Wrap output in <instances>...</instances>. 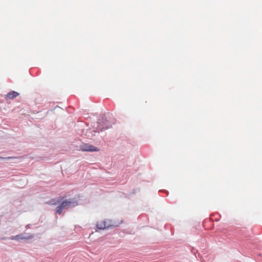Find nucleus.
<instances>
[{
	"instance_id": "1",
	"label": "nucleus",
	"mask_w": 262,
	"mask_h": 262,
	"mask_svg": "<svg viewBox=\"0 0 262 262\" xmlns=\"http://www.w3.org/2000/svg\"><path fill=\"white\" fill-rule=\"evenodd\" d=\"M63 202H66L65 206H70L75 207L78 205L77 201L75 199H70L69 200L64 201Z\"/></svg>"
},
{
	"instance_id": "3",
	"label": "nucleus",
	"mask_w": 262,
	"mask_h": 262,
	"mask_svg": "<svg viewBox=\"0 0 262 262\" xmlns=\"http://www.w3.org/2000/svg\"><path fill=\"white\" fill-rule=\"evenodd\" d=\"M97 227L99 229H105L107 228L108 226H106V222L105 221H102L97 223Z\"/></svg>"
},
{
	"instance_id": "4",
	"label": "nucleus",
	"mask_w": 262,
	"mask_h": 262,
	"mask_svg": "<svg viewBox=\"0 0 262 262\" xmlns=\"http://www.w3.org/2000/svg\"><path fill=\"white\" fill-rule=\"evenodd\" d=\"M19 239H28L33 237L32 235H29L27 234H20L18 235Z\"/></svg>"
},
{
	"instance_id": "5",
	"label": "nucleus",
	"mask_w": 262,
	"mask_h": 262,
	"mask_svg": "<svg viewBox=\"0 0 262 262\" xmlns=\"http://www.w3.org/2000/svg\"><path fill=\"white\" fill-rule=\"evenodd\" d=\"M11 239H12V240H19V238L18 237V235H16V236H13L12 237H11Z\"/></svg>"
},
{
	"instance_id": "2",
	"label": "nucleus",
	"mask_w": 262,
	"mask_h": 262,
	"mask_svg": "<svg viewBox=\"0 0 262 262\" xmlns=\"http://www.w3.org/2000/svg\"><path fill=\"white\" fill-rule=\"evenodd\" d=\"M65 204H66V202H62L60 205L58 206L56 209V213H58L59 214H61L62 210L66 208Z\"/></svg>"
}]
</instances>
